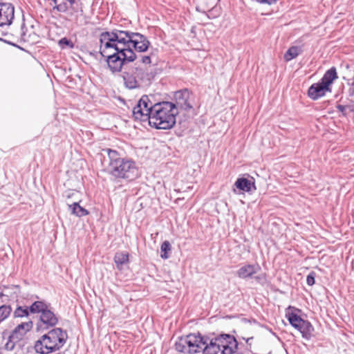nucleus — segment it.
<instances>
[{
	"label": "nucleus",
	"mask_w": 354,
	"mask_h": 354,
	"mask_svg": "<svg viewBox=\"0 0 354 354\" xmlns=\"http://www.w3.org/2000/svg\"><path fill=\"white\" fill-rule=\"evenodd\" d=\"M137 38H139L140 41H143V39H145L139 35L132 33L131 31L118 28H114L111 31L102 32L100 35V53L103 57H105L106 55L116 52L117 50H121L124 45H127L129 43H133L136 49L138 48L140 50L145 49L147 47L145 46L141 47L142 48L137 46V44L139 42Z\"/></svg>",
	"instance_id": "nucleus-3"
},
{
	"label": "nucleus",
	"mask_w": 354,
	"mask_h": 354,
	"mask_svg": "<svg viewBox=\"0 0 354 354\" xmlns=\"http://www.w3.org/2000/svg\"><path fill=\"white\" fill-rule=\"evenodd\" d=\"M50 349L55 348V352L60 350L66 344L68 334L61 328H55L47 334L43 335Z\"/></svg>",
	"instance_id": "nucleus-9"
},
{
	"label": "nucleus",
	"mask_w": 354,
	"mask_h": 354,
	"mask_svg": "<svg viewBox=\"0 0 354 354\" xmlns=\"http://www.w3.org/2000/svg\"><path fill=\"white\" fill-rule=\"evenodd\" d=\"M132 33L139 35L145 38V39H143V41H140V39H138V41H139V42L137 44V46H138L139 48H142L141 47H143V46L145 47V46L147 47L145 49L140 50L138 48L136 49L135 48V45L133 43L127 44V45H124V46H122V47L124 48H129L132 51H134V53H136V52L139 53L146 52L149 49V47L150 46V41L148 40L147 37L141 33H139V32H132Z\"/></svg>",
	"instance_id": "nucleus-15"
},
{
	"label": "nucleus",
	"mask_w": 354,
	"mask_h": 354,
	"mask_svg": "<svg viewBox=\"0 0 354 354\" xmlns=\"http://www.w3.org/2000/svg\"><path fill=\"white\" fill-rule=\"evenodd\" d=\"M15 17V8L10 3H4L0 7V26L10 25Z\"/></svg>",
	"instance_id": "nucleus-11"
},
{
	"label": "nucleus",
	"mask_w": 354,
	"mask_h": 354,
	"mask_svg": "<svg viewBox=\"0 0 354 354\" xmlns=\"http://www.w3.org/2000/svg\"><path fill=\"white\" fill-rule=\"evenodd\" d=\"M32 321L22 322L17 326L9 335L8 342L5 344V349L12 351L16 344L23 339L24 335L32 329Z\"/></svg>",
	"instance_id": "nucleus-10"
},
{
	"label": "nucleus",
	"mask_w": 354,
	"mask_h": 354,
	"mask_svg": "<svg viewBox=\"0 0 354 354\" xmlns=\"http://www.w3.org/2000/svg\"><path fill=\"white\" fill-rule=\"evenodd\" d=\"M55 4H57V0H52Z\"/></svg>",
	"instance_id": "nucleus-34"
},
{
	"label": "nucleus",
	"mask_w": 354,
	"mask_h": 354,
	"mask_svg": "<svg viewBox=\"0 0 354 354\" xmlns=\"http://www.w3.org/2000/svg\"><path fill=\"white\" fill-rule=\"evenodd\" d=\"M109 158L108 172L115 178L131 180L138 175L136 162L131 160L121 158L118 152L111 149H106Z\"/></svg>",
	"instance_id": "nucleus-5"
},
{
	"label": "nucleus",
	"mask_w": 354,
	"mask_h": 354,
	"mask_svg": "<svg viewBox=\"0 0 354 354\" xmlns=\"http://www.w3.org/2000/svg\"><path fill=\"white\" fill-rule=\"evenodd\" d=\"M124 68L121 77L124 86L129 90L139 89L151 84L155 74L148 64H145L140 59H137Z\"/></svg>",
	"instance_id": "nucleus-4"
},
{
	"label": "nucleus",
	"mask_w": 354,
	"mask_h": 354,
	"mask_svg": "<svg viewBox=\"0 0 354 354\" xmlns=\"http://www.w3.org/2000/svg\"><path fill=\"white\" fill-rule=\"evenodd\" d=\"M301 51V50L299 47L295 46H291L284 54V59L286 62H289L292 59L295 58L296 57H297L300 54Z\"/></svg>",
	"instance_id": "nucleus-21"
},
{
	"label": "nucleus",
	"mask_w": 354,
	"mask_h": 354,
	"mask_svg": "<svg viewBox=\"0 0 354 354\" xmlns=\"http://www.w3.org/2000/svg\"><path fill=\"white\" fill-rule=\"evenodd\" d=\"M190 95L191 92L188 89L184 88L174 93V103L164 101L165 102L173 105L172 111H170V113L174 115V124H176V117L178 113V109L185 111H189L193 108L192 105L189 102Z\"/></svg>",
	"instance_id": "nucleus-8"
},
{
	"label": "nucleus",
	"mask_w": 354,
	"mask_h": 354,
	"mask_svg": "<svg viewBox=\"0 0 354 354\" xmlns=\"http://www.w3.org/2000/svg\"><path fill=\"white\" fill-rule=\"evenodd\" d=\"M161 252L160 257L162 259H167L169 257L168 254L169 252L171 250V246L170 243L168 241H165L160 247Z\"/></svg>",
	"instance_id": "nucleus-25"
},
{
	"label": "nucleus",
	"mask_w": 354,
	"mask_h": 354,
	"mask_svg": "<svg viewBox=\"0 0 354 354\" xmlns=\"http://www.w3.org/2000/svg\"><path fill=\"white\" fill-rule=\"evenodd\" d=\"M31 305L30 306H18L13 313L14 317H26L30 313Z\"/></svg>",
	"instance_id": "nucleus-22"
},
{
	"label": "nucleus",
	"mask_w": 354,
	"mask_h": 354,
	"mask_svg": "<svg viewBox=\"0 0 354 354\" xmlns=\"http://www.w3.org/2000/svg\"><path fill=\"white\" fill-rule=\"evenodd\" d=\"M12 312V308L9 305L0 306V323L7 319Z\"/></svg>",
	"instance_id": "nucleus-24"
},
{
	"label": "nucleus",
	"mask_w": 354,
	"mask_h": 354,
	"mask_svg": "<svg viewBox=\"0 0 354 354\" xmlns=\"http://www.w3.org/2000/svg\"><path fill=\"white\" fill-rule=\"evenodd\" d=\"M59 12H65L68 10V6L66 3L58 4L54 7Z\"/></svg>",
	"instance_id": "nucleus-28"
},
{
	"label": "nucleus",
	"mask_w": 354,
	"mask_h": 354,
	"mask_svg": "<svg viewBox=\"0 0 354 354\" xmlns=\"http://www.w3.org/2000/svg\"><path fill=\"white\" fill-rule=\"evenodd\" d=\"M104 58L107 64V68L112 74L122 73L126 66L129 63L134 62L137 59H140L145 64H150L151 63V57L150 55L137 54L129 48H124L123 47L121 50H117L116 52L106 55Z\"/></svg>",
	"instance_id": "nucleus-6"
},
{
	"label": "nucleus",
	"mask_w": 354,
	"mask_h": 354,
	"mask_svg": "<svg viewBox=\"0 0 354 354\" xmlns=\"http://www.w3.org/2000/svg\"><path fill=\"white\" fill-rule=\"evenodd\" d=\"M297 330L300 331L304 338L308 339L312 336L314 328L308 321L304 320L303 323H301Z\"/></svg>",
	"instance_id": "nucleus-18"
},
{
	"label": "nucleus",
	"mask_w": 354,
	"mask_h": 354,
	"mask_svg": "<svg viewBox=\"0 0 354 354\" xmlns=\"http://www.w3.org/2000/svg\"><path fill=\"white\" fill-rule=\"evenodd\" d=\"M3 297H8L6 294H4L3 292H0V299H2Z\"/></svg>",
	"instance_id": "nucleus-33"
},
{
	"label": "nucleus",
	"mask_w": 354,
	"mask_h": 354,
	"mask_svg": "<svg viewBox=\"0 0 354 354\" xmlns=\"http://www.w3.org/2000/svg\"><path fill=\"white\" fill-rule=\"evenodd\" d=\"M349 93H350V95H351V96L354 95V88H350V90H349Z\"/></svg>",
	"instance_id": "nucleus-32"
},
{
	"label": "nucleus",
	"mask_w": 354,
	"mask_h": 354,
	"mask_svg": "<svg viewBox=\"0 0 354 354\" xmlns=\"http://www.w3.org/2000/svg\"><path fill=\"white\" fill-rule=\"evenodd\" d=\"M315 276L316 274L315 272H310L306 277V283L308 286H313L315 283Z\"/></svg>",
	"instance_id": "nucleus-27"
},
{
	"label": "nucleus",
	"mask_w": 354,
	"mask_h": 354,
	"mask_svg": "<svg viewBox=\"0 0 354 354\" xmlns=\"http://www.w3.org/2000/svg\"><path fill=\"white\" fill-rule=\"evenodd\" d=\"M177 351L194 354H239V347L236 338L229 334H221L210 339L200 333L180 337L175 343Z\"/></svg>",
	"instance_id": "nucleus-1"
},
{
	"label": "nucleus",
	"mask_w": 354,
	"mask_h": 354,
	"mask_svg": "<svg viewBox=\"0 0 354 354\" xmlns=\"http://www.w3.org/2000/svg\"><path fill=\"white\" fill-rule=\"evenodd\" d=\"M255 279H256L257 280H259V279H260V277H255Z\"/></svg>",
	"instance_id": "nucleus-35"
},
{
	"label": "nucleus",
	"mask_w": 354,
	"mask_h": 354,
	"mask_svg": "<svg viewBox=\"0 0 354 354\" xmlns=\"http://www.w3.org/2000/svg\"><path fill=\"white\" fill-rule=\"evenodd\" d=\"M234 185L241 191L246 192H252L257 190V187L254 181H252L245 178H238Z\"/></svg>",
	"instance_id": "nucleus-14"
},
{
	"label": "nucleus",
	"mask_w": 354,
	"mask_h": 354,
	"mask_svg": "<svg viewBox=\"0 0 354 354\" xmlns=\"http://www.w3.org/2000/svg\"><path fill=\"white\" fill-rule=\"evenodd\" d=\"M58 45L61 49L70 48L72 49L74 48V43L67 37H63L58 41Z\"/></svg>",
	"instance_id": "nucleus-26"
},
{
	"label": "nucleus",
	"mask_w": 354,
	"mask_h": 354,
	"mask_svg": "<svg viewBox=\"0 0 354 354\" xmlns=\"http://www.w3.org/2000/svg\"><path fill=\"white\" fill-rule=\"evenodd\" d=\"M113 259L117 268L122 270L123 265L129 262V254L127 252H117Z\"/></svg>",
	"instance_id": "nucleus-19"
},
{
	"label": "nucleus",
	"mask_w": 354,
	"mask_h": 354,
	"mask_svg": "<svg viewBox=\"0 0 354 354\" xmlns=\"http://www.w3.org/2000/svg\"><path fill=\"white\" fill-rule=\"evenodd\" d=\"M256 1L260 3H267L269 5L274 4L277 1V0H256Z\"/></svg>",
	"instance_id": "nucleus-30"
},
{
	"label": "nucleus",
	"mask_w": 354,
	"mask_h": 354,
	"mask_svg": "<svg viewBox=\"0 0 354 354\" xmlns=\"http://www.w3.org/2000/svg\"><path fill=\"white\" fill-rule=\"evenodd\" d=\"M51 304L44 300L35 301L31 304L30 313L39 314V320L48 329L53 327L58 323V317L52 311Z\"/></svg>",
	"instance_id": "nucleus-7"
},
{
	"label": "nucleus",
	"mask_w": 354,
	"mask_h": 354,
	"mask_svg": "<svg viewBox=\"0 0 354 354\" xmlns=\"http://www.w3.org/2000/svg\"><path fill=\"white\" fill-rule=\"evenodd\" d=\"M68 207L71 210V213L78 217H82L88 214V211L81 207L78 203H73V204L69 205Z\"/></svg>",
	"instance_id": "nucleus-20"
},
{
	"label": "nucleus",
	"mask_w": 354,
	"mask_h": 354,
	"mask_svg": "<svg viewBox=\"0 0 354 354\" xmlns=\"http://www.w3.org/2000/svg\"><path fill=\"white\" fill-rule=\"evenodd\" d=\"M243 339L245 340L246 343L250 346H251V341L253 339V337H242Z\"/></svg>",
	"instance_id": "nucleus-31"
},
{
	"label": "nucleus",
	"mask_w": 354,
	"mask_h": 354,
	"mask_svg": "<svg viewBox=\"0 0 354 354\" xmlns=\"http://www.w3.org/2000/svg\"><path fill=\"white\" fill-rule=\"evenodd\" d=\"M173 105L161 102L153 104L146 95H142L133 109L135 120L147 122L149 125L157 129H170L174 126L172 111Z\"/></svg>",
	"instance_id": "nucleus-2"
},
{
	"label": "nucleus",
	"mask_w": 354,
	"mask_h": 354,
	"mask_svg": "<svg viewBox=\"0 0 354 354\" xmlns=\"http://www.w3.org/2000/svg\"><path fill=\"white\" fill-rule=\"evenodd\" d=\"M327 92H331V88H328L319 81L313 84L308 90V95L313 100H317L324 97Z\"/></svg>",
	"instance_id": "nucleus-12"
},
{
	"label": "nucleus",
	"mask_w": 354,
	"mask_h": 354,
	"mask_svg": "<svg viewBox=\"0 0 354 354\" xmlns=\"http://www.w3.org/2000/svg\"><path fill=\"white\" fill-rule=\"evenodd\" d=\"M288 319L290 324L297 329L304 322V319L300 316L294 313H290L288 315Z\"/></svg>",
	"instance_id": "nucleus-23"
},
{
	"label": "nucleus",
	"mask_w": 354,
	"mask_h": 354,
	"mask_svg": "<svg viewBox=\"0 0 354 354\" xmlns=\"http://www.w3.org/2000/svg\"><path fill=\"white\" fill-rule=\"evenodd\" d=\"M336 108H337V109L339 112L342 113V114H343V115H344V116H346V106H345L342 105V104H337V105L336 106Z\"/></svg>",
	"instance_id": "nucleus-29"
},
{
	"label": "nucleus",
	"mask_w": 354,
	"mask_h": 354,
	"mask_svg": "<svg viewBox=\"0 0 354 354\" xmlns=\"http://www.w3.org/2000/svg\"><path fill=\"white\" fill-rule=\"evenodd\" d=\"M261 269L258 264H247L241 267L236 271V275L241 279L251 278Z\"/></svg>",
	"instance_id": "nucleus-13"
},
{
	"label": "nucleus",
	"mask_w": 354,
	"mask_h": 354,
	"mask_svg": "<svg viewBox=\"0 0 354 354\" xmlns=\"http://www.w3.org/2000/svg\"><path fill=\"white\" fill-rule=\"evenodd\" d=\"M35 351L39 354H49L55 352V348L50 349L43 335L35 342Z\"/></svg>",
	"instance_id": "nucleus-17"
},
{
	"label": "nucleus",
	"mask_w": 354,
	"mask_h": 354,
	"mask_svg": "<svg viewBox=\"0 0 354 354\" xmlns=\"http://www.w3.org/2000/svg\"><path fill=\"white\" fill-rule=\"evenodd\" d=\"M337 78L338 76L337 74L336 68L335 67H332L326 71L319 82L328 88H331L330 85L332 84L333 82Z\"/></svg>",
	"instance_id": "nucleus-16"
}]
</instances>
